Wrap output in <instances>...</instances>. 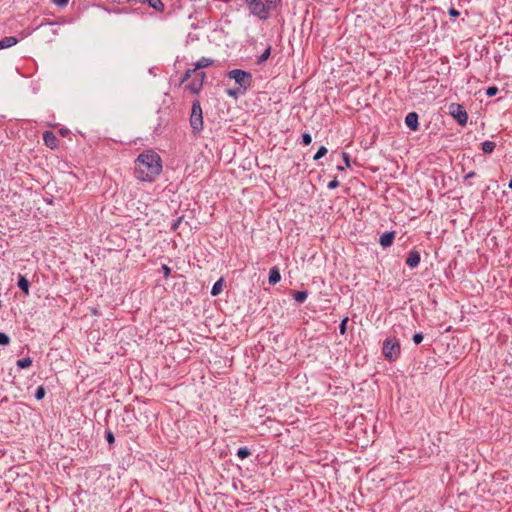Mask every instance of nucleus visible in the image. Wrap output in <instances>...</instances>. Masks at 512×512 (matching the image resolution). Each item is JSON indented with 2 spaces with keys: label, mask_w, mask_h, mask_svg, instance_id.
<instances>
[{
  "label": "nucleus",
  "mask_w": 512,
  "mask_h": 512,
  "mask_svg": "<svg viewBox=\"0 0 512 512\" xmlns=\"http://www.w3.org/2000/svg\"><path fill=\"white\" fill-rule=\"evenodd\" d=\"M327 152H328L327 148L324 146H321L318 149V151L316 152V154L314 155V160L321 159L322 157H324L327 154Z\"/></svg>",
  "instance_id": "5701e85b"
},
{
  "label": "nucleus",
  "mask_w": 512,
  "mask_h": 512,
  "mask_svg": "<svg viewBox=\"0 0 512 512\" xmlns=\"http://www.w3.org/2000/svg\"><path fill=\"white\" fill-rule=\"evenodd\" d=\"M161 270H162L165 278H168L170 276V274H171L170 267H168L167 265L164 264V265H162Z\"/></svg>",
  "instance_id": "c756f323"
},
{
  "label": "nucleus",
  "mask_w": 512,
  "mask_h": 512,
  "mask_svg": "<svg viewBox=\"0 0 512 512\" xmlns=\"http://www.w3.org/2000/svg\"><path fill=\"white\" fill-rule=\"evenodd\" d=\"M190 125L194 132L199 133L203 128L202 108L199 101H194L190 115Z\"/></svg>",
  "instance_id": "20e7f679"
},
{
  "label": "nucleus",
  "mask_w": 512,
  "mask_h": 512,
  "mask_svg": "<svg viewBox=\"0 0 512 512\" xmlns=\"http://www.w3.org/2000/svg\"><path fill=\"white\" fill-rule=\"evenodd\" d=\"M141 3H148V5L158 12H163L165 6L161 0H141Z\"/></svg>",
  "instance_id": "2eb2a0df"
},
{
  "label": "nucleus",
  "mask_w": 512,
  "mask_h": 512,
  "mask_svg": "<svg viewBox=\"0 0 512 512\" xmlns=\"http://www.w3.org/2000/svg\"><path fill=\"white\" fill-rule=\"evenodd\" d=\"M338 186H339V181L337 180V178H334L333 180H331V181L328 183V185H327V187H328L329 189H331V190H332V189L337 188Z\"/></svg>",
  "instance_id": "2f4dec72"
},
{
  "label": "nucleus",
  "mask_w": 512,
  "mask_h": 512,
  "mask_svg": "<svg viewBox=\"0 0 512 512\" xmlns=\"http://www.w3.org/2000/svg\"><path fill=\"white\" fill-rule=\"evenodd\" d=\"M43 140L47 147L54 149L57 147L58 140L53 132L45 131L43 134Z\"/></svg>",
  "instance_id": "f8f14e48"
},
{
  "label": "nucleus",
  "mask_w": 512,
  "mask_h": 512,
  "mask_svg": "<svg viewBox=\"0 0 512 512\" xmlns=\"http://www.w3.org/2000/svg\"><path fill=\"white\" fill-rule=\"evenodd\" d=\"M383 355L386 360L389 362L396 361L401 353V346L398 339L394 338H386L383 342L382 348Z\"/></svg>",
  "instance_id": "7ed1b4c3"
},
{
  "label": "nucleus",
  "mask_w": 512,
  "mask_h": 512,
  "mask_svg": "<svg viewBox=\"0 0 512 512\" xmlns=\"http://www.w3.org/2000/svg\"><path fill=\"white\" fill-rule=\"evenodd\" d=\"M214 63L213 59L202 57L200 58L195 64L193 69H188L182 79V82L186 81L187 79L192 77V73L197 72V70L206 68L211 66Z\"/></svg>",
  "instance_id": "6e6552de"
},
{
  "label": "nucleus",
  "mask_w": 512,
  "mask_h": 512,
  "mask_svg": "<svg viewBox=\"0 0 512 512\" xmlns=\"http://www.w3.org/2000/svg\"><path fill=\"white\" fill-rule=\"evenodd\" d=\"M449 114L457 121L461 126L467 124L468 114L463 105L458 103H451L449 105Z\"/></svg>",
  "instance_id": "39448f33"
},
{
  "label": "nucleus",
  "mask_w": 512,
  "mask_h": 512,
  "mask_svg": "<svg viewBox=\"0 0 512 512\" xmlns=\"http://www.w3.org/2000/svg\"><path fill=\"white\" fill-rule=\"evenodd\" d=\"M224 286V280L223 278H220L218 281H216L211 289V295L217 296L223 291Z\"/></svg>",
  "instance_id": "f3484780"
},
{
  "label": "nucleus",
  "mask_w": 512,
  "mask_h": 512,
  "mask_svg": "<svg viewBox=\"0 0 512 512\" xmlns=\"http://www.w3.org/2000/svg\"><path fill=\"white\" fill-rule=\"evenodd\" d=\"M496 147V143L493 142V141H484L482 144H481V149L483 151V153L485 154H490L494 151Z\"/></svg>",
  "instance_id": "a211bd4d"
},
{
  "label": "nucleus",
  "mask_w": 512,
  "mask_h": 512,
  "mask_svg": "<svg viewBox=\"0 0 512 512\" xmlns=\"http://www.w3.org/2000/svg\"><path fill=\"white\" fill-rule=\"evenodd\" d=\"M498 93V88L496 86H490L486 90V95L488 97H493Z\"/></svg>",
  "instance_id": "a878e982"
},
{
  "label": "nucleus",
  "mask_w": 512,
  "mask_h": 512,
  "mask_svg": "<svg viewBox=\"0 0 512 512\" xmlns=\"http://www.w3.org/2000/svg\"><path fill=\"white\" fill-rule=\"evenodd\" d=\"M343 160L345 162L346 167H350V156L347 152L342 153Z\"/></svg>",
  "instance_id": "473e14b6"
},
{
  "label": "nucleus",
  "mask_w": 512,
  "mask_h": 512,
  "mask_svg": "<svg viewBox=\"0 0 512 512\" xmlns=\"http://www.w3.org/2000/svg\"><path fill=\"white\" fill-rule=\"evenodd\" d=\"M281 0H265V2H261L258 0V18L259 19H267L271 11L276 10Z\"/></svg>",
  "instance_id": "423d86ee"
},
{
  "label": "nucleus",
  "mask_w": 512,
  "mask_h": 512,
  "mask_svg": "<svg viewBox=\"0 0 512 512\" xmlns=\"http://www.w3.org/2000/svg\"><path fill=\"white\" fill-rule=\"evenodd\" d=\"M227 77L235 81L236 88L229 89L228 95L237 97L243 95L247 88L251 85L253 77L252 74L241 69H234L227 73Z\"/></svg>",
  "instance_id": "f03ea898"
},
{
  "label": "nucleus",
  "mask_w": 512,
  "mask_h": 512,
  "mask_svg": "<svg viewBox=\"0 0 512 512\" xmlns=\"http://www.w3.org/2000/svg\"><path fill=\"white\" fill-rule=\"evenodd\" d=\"M44 396H45L44 387H42V386L38 387V389L36 390V393H35L36 399L41 400L42 398H44Z\"/></svg>",
  "instance_id": "bb28decb"
},
{
  "label": "nucleus",
  "mask_w": 512,
  "mask_h": 512,
  "mask_svg": "<svg viewBox=\"0 0 512 512\" xmlns=\"http://www.w3.org/2000/svg\"><path fill=\"white\" fill-rule=\"evenodd\" d=\"M312 142V137L309 133L305 132L302 134V143L307 146L310 145Z\"/></svg>",
  "instance_id": "b1692460"
},
{
  "label": "nucleus",
  "mask_w": 512,
  "mask_h": 512,
  "mask_svg": "<svg viewBox=\"0 0 512 512\" xmlns=\"http://www.w3.org/2000/svg\"><path fill=\"white\" fill-rule=\"evenodd\" d=\"M17 42H18V40L16 37H13V36L4 37L3 39L0 40V50L5 49V48H10V47L16 45Z\"/></svg>",
  "instance_id": "4468645a"
},
{
  "label": "nucleus",
  "mask_w": 512,
  "mask_h": 512,
  "mask_svg": "<svg viewBox=\"0 0 512 512\" xmlns=\"http://www.w3.org/2000/svg\"><path fill=\"white\" fill-rule=\"evenodd\" d=\"M396 232H385L380 236L379 243L383 248L390 247L395 239Z\"/></svg>",
  "instance_id": "9d476101"
},
{
  "label": "nucleus",
  "mask_w": 512,
  "mask_h": 512,
  "mask_svg": "<svg viewBox=\"0 0 512 512\" xmlns=\"http://www.w3.org/2000/svg\"><path fill=\"white\" fill-rule=\"evenodd\" d=\"M17 366L21 369H25L31 366L32 360L30 357L22 358L17 361Z\"/></svg>",
  "instance_id": "aec40b11"
},
{
  "label": "nucleus",
  "mask_w": 512,
  "mask_h": 512,
  "mask_svg": "<svg viewBox=\"0 0 512 512\" xmlns=\"http://www.w3.org/2000/svg\"><path fill=\"white\" fill-rule=\"evenodd\" d=\"M52 2L57 6H65L68 4L69 0H52Z\"/></svg>",
  "instance_id": "72a5a7b5"
},
{
  "label": "nucleus",
  "mask_w": 512,
  "mask_h": 512,
  "mask_svg": "<svg viewBox=\"0 0 512 512\" xmlns=\"http://www.w3.org/2000/svg\"><path fill=\"white\" fill-rule=\"evenodd\" d=\"M423 341V334L421 332L415 333L413 335V342L418 345Z\"/></svg>",
  "instance_id": "c85d7f7f"
},
{
  "label": "nucleus",
  "mask_w": 512,
  "mask_h": 512,
  "mask_svg": "<svg viewBox=\"0 0 512 512\" xmlns=\"http://www.w3.org/2000/svg\"><path fill=\"white\" fill-rule=\"evenodd\" d=\"M508 187L512 189V179L510 180Z\"/></svg>",
  "instance_id": "58836bf2"
},
{
  "label": "nucleus",
  "mask_w": 512,
  "mask_h": 512,
  "mask_svg": "<svg viewBox=\"0 0 512 512\" xmlns=\"http://www.w3.org/2000/svg\"><path fill=\"white\" fill-rule=\"evenodd\" d=\"M475 175L476 173L474 171H471L465 176V179L473 178Z\"/></svg>",
  "instance_id": "c9c22d12"
},
{
  "label": "nucleus",
  "mask_w": 512,
  "mask_h": 512,
  "mask_svg": "<svg viewBox=\"0 0 512 512\" xmlns=\"http://www.w3.org/2000/svg\"><path fill=\"white\" fill-rule=\"evenodd\" d=\"M18 287L26 294V295H29V281L26 279L25 276L23 275H19L18 276V283H17Z\"/></svg>",
  "instance_id": "dca6fc26"
},
{
  "label": "nucleus",
  "mask_w": 512,
  "mask_h": 512,
  "mask_svg": "<svg viewBox=\"0 0 512 512\" xmlns=\"http://www.w3.org/2000/svg\"><path fill=\"white\" fill-rule=\"evenodd\" d=\"M9 342V337L5 333L0 332V345L5 346L8 345Z\"/></svg>",
  "instance_id": "cd10ccee"
},
{
  "label": "nucleus",
  "mask_w": 512,
  "mask_h": 512,
  "mask_svg": "<svg viewBox=\"0 0 512 512\" xmlns=\"http://www.w3.org/2000/svg\"><path fill=\"white\" fill-rule=\"evenodd\" d=\"M270 54H271V46L267 45V47L265 48L263 53L260 56H258V64L265 62L269 58Z\"/></svg>",
  "instance_id": "412c9836"
},
{
  "label": "nucleus",
  "mask_w": 512,
  "mask_h": 512,
  "mask_svg": "<svg viewBox=\"0 0 512 512\" xmlns=\"http://www.w3.org/2000/svg\"><path fill=\"white\" fill-rule=\"evenodd\" d=\"M345 167L341 166V165H338L337 166V170L338 171H344Z\"/></svg>",
  "instance_id": "4c0bfd02"
},
{
  "label": "nucleus",
  "mask_w": 512,
  "mask_h": 512,
  "mask_svg": "<svg viewBox=\"0 0 512 512\" xmlns=\"http://www.w3.org/2000/svg\"><path fill=\"white\" fill-rule=\"evenodd\" d=\"M250 454V450L246 447L239 448L237 451V456L241 459L248 457Z\"/></svg>",
  "instance_id": "4be33fe9"
},
{
  "label": "nucleus",
  "mask_w": 512,
  "mask_h": 512,
  "mask_svg": "<svg viewBox=\"0 0 512 512\" xmlns=\"http://www.w3.org/2000/svg\"><path fill=\"white\" fill-rule=\"evenodd\" d=\"M281 279L280 271L278 267L274 266L269 271V284L275 285Z\"/></svg>",
  "instance_id": "ddd939ff"
},
{
  "label": "nucleus",
  "mask_w": 512,
  "mask_h": 512,
  "mask_svg": "<svg viewBox=\"0 0 512 512\" xmlns=\"http://www.w3.org/2000/svg\"><path fill=\"white\" fill-rule=\"evenodd\" d=\"M448 13H449L450 17H452V18H457L460 15V12L457 9H455L454 7H450L448 10Z\"/></svg>",
  "instance_id": "7c9ffc66"
},
{
  "label": "nucleus",
  "mask_w": 512,
  "mask_h": 512,
  "mask_svg": "<svg viewBox=\"0 0 512 512\" xmlns=\"http://www.w3.org/2000/svg\"><path fill=\"white\" fill-rule=\"evenodd\" d=\"M250 10L252 13H255L256 6H254L253 2L250 3Z\"/></svg>",
  "instance_id": "e433bc0d"
},
{
  "label": "nucleus",
  "mask_w": 512,
  "mask_h": 512,
  "mask_svg": "<svg viewBox=\"0 0 512 512\" xmlns=\"http://www.w3.org/2000/svg\"><path fill=\"white\" fill-rule=\"evenodd\" d=\"M308 297V292L307 291H297L293 294V298L299 302V303H303L306 301Z\"/></svg>",
  "instance_id": "6ab92c4d"
},
{
  "label": "nucleus",
  "mask_w": 512,
  "mask_h": 512,
  "mask_svg": "<svg viewBox=\"0 0 512 512\" xmlns=\"http://www.w3.org/2000/svg\"><path fill=\"white\" fill-rule=\"evenodd\" d=\"M161 171L162 161L156 152L147 150L137 156L134 173L138 180L152 182L160 175Z\"/></svg>",
  "instance_id": "f257e3e1"
},
{
  "label": "nucleus",
  "mask_w": 512,
  "mask_h": 512,
  "mask_svg": "<svg viewBox=\"0 0 512 512\" xmlns=\"http://www.w3.org/2000/svg\"><path fill=\"white\" fill-rule=\"evenodd\" d=\"M192 80L191 82L186 86V88L193 94H198L203 87V82L205 79V73L204 72H195L192 73Z\"/></svg>",
  "instance_id": "0eeeda50"
},
{
  "label": "nucleus",
  "mask_w": 512,
  "mask_h": 512,
  "mask_svg": "<svg viewBox=\"0 0 512 512\" xmlns=\"http://www.w3.org/2000/svg\"><path fill=\"white\" fill-rule=\"evenodd\" d=\"M105 437H106V440L108 441V443H110V444L114 443L115 438H114V435L112 432H110V431L107 432Z\"/></svg>",
  "instance_id": "f704fd0d"
},
{
  "label": "nucleus",
  "mask_w": 512,
  "mask_h": 512,
  "mask_svg": "<svg viewBox=\"0 0 512 512\" xmlns=\"http://www.w3.org/2000/svg\"><path fill=\"white\" fill-rule=\"evenodd\" d=\"M420 260H421L420 253L416 250H412L408 253V256L406 259V264L411 268H415L419 265Z\"/></svg>",
  "instance_id": "9b49d317"
},
{
  "label": "nucleus",
  "mask_w": 512,
  "mask_h": 512,
  "mask_svg": "<svg viewBox=\"0 0 512 512\" xmlns=\"http://www.w3.org/2000/svg\"><path fill=\"white\" fill-rule=\"evenodd\" d=\"M418 114L416 112H410L407 114L405 118V124L407 127H409L412 131H417L419 128L418 123Z\"/></svg>",
  "instance_id": "1a4fd4ad"
},
{
  "label": "nucleus",
  "mask_w": 512,
  "mask_h": 512,
  "mask_svg": "<svg viewBox=\"0 0 512 512\" xmlns=\"http://www.w3.org/2000/svg\"><path fill=\"white\" fill-rule=\"evenodd\" d=\"M347 323H348V318H344L340 325H339V331H340V334L344 335L346 333V329H347Z\"/></svg>",
  "instance_id": "393cba45"
}]
</instances>
